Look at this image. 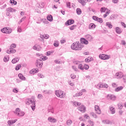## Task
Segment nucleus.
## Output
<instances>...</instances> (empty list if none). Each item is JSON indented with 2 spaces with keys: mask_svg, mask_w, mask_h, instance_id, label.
<instances>
[{
  "mask_svg": "<svg viewBox=\"0 0 126 126\" xmlns=\"http://www.w3.org/2000/svg\"><path fill=\"white\" fill-rule=\"evenodd\" d=\"M36 100L35 99V97L34 96H32L31 98H28L26 103L27 105H30L31 104V107L32 111H35V109L36 108Z\"/></svg>",
  "mask_w": 126,
  "mask_h": 126,
  "instance_id": "obj_1",
  "label": "nucleus"
},
{
  "mask_svg": "<svg viewBox=\"0 0 126 126\" xmlns=\"http://www.w3.org/2000/svg\"><path fill=\"white\" fill-rule=\"evenodd\" d=\"M71 48L72 50H74L75 51H80L83 48V45L79 44V42H76L71 45Z\"/></svg>",
  "mask_w": 126,
  "mask_h": 126,
  "instance_id": "obj_2",
  "label": "nucleus"
},
{
  "mask_svg": "<svg viewBox=\"0 0 126 126\" xmlns=\"http://www.w3.org/2000/svg\"><path fill=\"white\" fill-rule=\"evenodd\" d=\"M14 114L18 116V117H23L25 115L24 112L20 110V108H17L16 109L15 111L14 112Z\"/></svg>",
  "mask_w": 126,
  "mask_h": 126,
  "instance_id": "obj_3",
  "label": "nucleus"
},
{
  "mask_svg": "<svg viewBox=\"0 0 126 126\" xmlns=\"http://www.w3.org/2000/svg\"><path fill=\"white\" fill-rule=\"evenodd\" d=\"M1 32L5 34H10L11 33V30L9 28L5 27L1 29Z\"/></svg>",
  "mask_w": 126,
  "mask_h": 126,
  "instance_id": "obj_4",
  "label": "nucleus"
},
{
  "mask_svg": "<svg viewBox=\"0 0 126 126\" xmlns=\"http://www.w3.org/2000/svg\"><path fill=\"white\" fill-rule=\"evenodd\" d=\"M35 65L36 67H40V68H42L43 66V61L42 60L39 59H37Z\"/></svg>",
  "mask_w": 126,
  "mask_h": 126,
  "instance_id": "obj_5",
  "label": "nucleus"
},
{
  "mask_svg": "<svg viewBox=\"0 0 126 126\" xmlns=\"http://www.w3.org/2000/svg\"><path fill=\"white\" fill-rule=\"evenodd\" d=\"M110 55H105V54H102L99 55V59H101V60H109L110 58Z\"/></svg>",
  "mask_w": 126,
  "mask_h": 126,
  "instance_id": "obj_6",
  "label": "nucleus"
},
{
  "mask_svg": "<svg viewBox=\"0 0 126 126\" xmlns=\"http://www.w3.org/2000/svg\"><path fill=\"white\" fill-rule=\"evenodd\" d=\"M77 109L82 113H85L86 111V107L84 105H81L77 108Z\"/></svg>",
  "mask_w": 126,
  "mask_h": 126,
  "instance_id": "obj_7",
  "label": "nucleus"
},
{
  "mask_svg": "<svg viewBox=\"0 0 126 126\" xmlns=\"http://www.w3.org/2000/svg\"><path fill=\"white\" fill-rule=\"evenodd\" d=\"M107 98L108 100H112V101L116 100V96L113 94H108L107 96Z\"/></svg>",
  "mask_w": 126,
  "mask_h": 126,
  "instance_id": "obj_8",
  "label": "nucleus"
},
{
  "mask_svg": "<svg viewBox=\"0 0 126 126\" xmlns=\"http://www.w3.org/2000/svg\"><path fill=\"white\" fill-rule=\"evenodd\" d=\"M74 23V20L72 19H70L67 20L65 23V24L66 26H68L69 25H71V24H73Z\"/></svg>",
  "mask_w": 126,
  "mask_h": 126,
  "instance_id": "obj_9",
  "label": "nucleus"
},
{
  "mask_svg": "<svg viewBox=\"0 0 126 126\" xmlns=\"http://www.w3.org/2000/svg\"><path fill=\"white\" fill-rule=\"evenodd\" d=\"M94 110L96 114H98V115H100V114H101V110H100V107H99V106L95 105Z\"/></svg>",
  "mask_w": 126,
  "mask_h": 126,
  "instance_id": "obj_10",
  "label": "nucleus"
},
{
  "mask_svg": "<svg viewBox=\"0 0 126 126\" xmlns=\"http://www.w3.org/2000/svg\"><path fill=\"white\" fill-rule=\"evenodd\" d=\"M80 41H81V44H84L85 45H88V41H87V40H86V39L83 37H82L81 38Z\"/></svg>",
  "mask_w": 126,
  "mask_h": 126,
  "instance_id": "obj_11",
  "label": "nucleus"
},
{
  "mask_svg": "<svg viewBox=\"0 0 126 126\" xmlns=\"http://www.w3.org/2000/svg\"><path fill=\"white\" fill-rule=\"evenodd\" d=\"M37 72H39V69H38L37 68L35 69L33 68L30 71V73L31 74H34L35 73H37Z\"/></svg>",
  "mask_w": 126,
  "mask_h": 126,
  "instance_id": "obj_12",
  "label": "nucleus"
},
{
  "mask_svg": "<svg viewBox=\"0 0 126 126\" xmlns=\"http://www.w3.org/2000/svg\"><path fill=\"white\" fill-rule=\"evenodd\" d=\"M116 76L117 77V78H122L123 76H124V75L123 74V72H118L116 73L115 74Z\"/></svg>",
  "mask_w": 126,
  "mask_h": 126,
  "instance_id": "obj_13",
  "label": "nucleus"
},
{
  "mask_svg": "<svg viewBox=\"0 0 126 126\" xmlns=\"http://www.w3.org/2000/svg\"><path fill=\"white\" fill-rule=\"evenodd\" d=\"M48 120L50 123H57V119L53 117H49Z\"/></svg>",
  "mask_w": 126,
  "mask_h": 126,
  "instance_id": "obj_14",
  "label": "nucleus"
},
{
  "mask_svg": "<svg viewBox=\"0 0 126 126\" xmlns=\"http://www.w3.org/2000/svg\"><path fill=\"white\" fill-rule=\"evenodd\" d=\"M32 49H33L35 51H41V49H42V48L39 45H34L33 46Z\"/></svg>",
  "mask_w": 126,
  "mask_h": 126,
  "instance_id": "obj_15",
  "label": "nucleus"
},
{
  "mask_svg": "<svg viewBox=\"0 0 126 126\" xmlns=\"http://www.w3.org/2000/svg\"><path fill=\"white\" fill-rule=\"evenodd\" d=\"M16 122H17V119H15L13 121L9 120L8 121L7 123H8V125H9V126H10L11 125H13V124H15Z\"/></svg>",
  "mask_w": 126,
  "mask_h": 126,
  "instance_id": "obj_16",
  "label": "nucleus"
},
{
  "mask_svg": "<svg viewBox=\"0 0 126 126\" xmlns=\"http://www.w3.org/2000/svg\"><path fill=\"white\" fill-rule=\"evenodd\" d=\"M110 111L111 112V114H114L116 113V110H115V108L112 107V106H109Z\"/></svg>",
  "mask_w": 126,
  "mask_h": 126,
  "instance_id": "obj_17",
  "label": "nucleus"
},
{
  "mask_svg": "<svg viewBox=\"0 0 126 126\" xmlns=\"http://www.w3.org/2000/svg\"><path fill=\"white\" fill-rule=\"evenodd\" d=\"M96 25L93 23H91L89 26V29H95Z\"/></svg>",
  "mask_w": 126,
  "mask_h": 126,
  "instance_id": "obj_18",
  "label": "nucleus"
},
{
  "mask_svg": "<svg viewBox=\"0 0 126 126\" xmlns=\"http://www.w3.org/2000/svg\"><path fill=\"white\" fill-rule=\"evenodd\" d=\"M124 89V87L120 86L116 88L115 90V92H119V91H121V90H123Z\"/></svg>",
  "mask_w": 126,
  "mask_h": 126,
  "instance_id": "obj_19",
  "label": "nucleus"
},
{
  "mask_svg": "<svg viewBox=\"0 0 126 126\" xmlns=\"http://www.w3.org/2000/svg\"><path fill=\"white\" fill-rule=\"evenodd\" d=\"M61 93L62 91H56V95L57 97H60V98H62V95H61Z\"/></svg>",
  "mask_w": 126,
  "mask_h": 126,
  "instance_id": "obj_20",
  "label": "nucleus"
},
{
  "mask_svg": "<svg viewBox=\"0 0 126 126\" xmlns=\"http://www.w3.org/2000/svg\"><path fill=\"white\" fill-rule=\"evenodd\" d=\"M6 11H9V12H15V11H16V9H14L11 7H9L6 9Z\"/></svg>",
  "mask_w": 126,
  "mask_h": 126,
  "instance_id": "obj_21",
  "label": "nucleus"
},
{
  "mask_svg": "<svg viewBox=\"0 0 126 126\" xmlns=\"http://www.w3.org/2000/svg\"><path fill=\"white\" fill-rule=\"evenodd\" d=\"M18 77L20 78V79H21V80H25L26 78L21 73H19L18 74Z\"/></svg>",
  "mask_w": 126,
  "mask_h": 126,
  "instance_id": "obj_22",
  "label": "nucleus"
},
{
  "mask_svg": "<svg viewBox=\"0 0 126 126\" xmlns=\"http://www.w3.org/2000/svg\"><path fill=\"white\" fill-rule=\"evenodd\" d=\"M18 62H19V58H16L12 60V63H18Z\"/></svg>",
  "mask_w": 126,
  "mask_h": 126,
  "instance_id": "obj_23",
  "label": "nucleus"
},
{
  "mask_svg": "<svg viewBox=\"0 0 126 126\" xmlns=\"http://www.w3.org/2000/svg\"><path fill=\"white\" fill-rule=\"evenodd\" d=\"M47 19L48 21H53V16L52 15H48L47 17Z\"/></svg>",
  "mask_w": 126,
  "mask_h": 126,
  "instance_id": "obj_24",
  "label": "nucleus"
},
{
  "mask_svg": "<svg viewBox=\"0 0 126 126\" xmlns=\"http://www.w3.org/2000/svg\"><path fill=\"white\" fill-rule=\"evenodd\" d=\"M103 124H106V125H109L110 124L111 122L109 121L108 119H105L102 121Z\"/></svg>",
  "mask_w": 126,
  "mask_h": 126,
  "instance_id": "obj_25",
  "label": "nucleus"
},
{
  "mask_svg": "<svg viewBox=\"0 0 126 126\" xmlns=\"http://www.w3.org/2000/svg\"><path fill=\"white\" fill-rule=\"evenodd\" d=\"M43 93H44V94H52V93H53V92L51 90H44L43 91Z\"/></svg>",
  "mask_w": 126,
  "mask_h": 126,
  "instance_id": "obj_26",
  "label": "nucleus"
},
{
  "mask_svg": "<svg viewBox=\"0 0 126 126\" xmlns=\"http://www.w3.org/2000/svg\"><path fill=\"white\" fill-rule=\"evenodd\" d=\"M81 105V103L78 102L77 101H75L73 102V106L75 107H77V106H80Z\"/></svg>",
  "mask_w": 126,
  "mask_h": 126,
  "instance_id": "obj_27",
  "label": "nucleus"
},
{
  "mask_svg": "<svg viewBox=\"0 0 126 126\" xmlns=\"http://www.w3.org/2000/svg\"><path fill=\"white\" fill-rule=\"evenodd\" d=\"M116 32L117 34H121V33H122V31H121V29H120V28L117 27L116 28Z\"/></svg>",
  "mask_w": 126,
  "mask_h": 126,
  "instance_id": "obj_28",
  "label": "nucleus"
},
{
  "mask_svg": "<svg viewBox=\"0 0 126 126\" xmlns=\"http://www.w3.org/2000/svg\"><path fill=\"white\" fill-rule=\"evenodd\" d=\"M108 85L105 83H101V85L100 86V87H101V88H108Z\"/></svg>",
  "mask_w": 126,
  "mask_h": 126,
  "instance_id": "obj_29",
  "label": "nucleus"
},
{
  "mask_svg": "<svg viewBox=\"0 0 126 126\" xmlns=\"http://www.w3.org/2000/svg\"><path fill=\"white\" fill-rule=\"evenodd\" d=\"M76 12H77V14H78V15H80V14H81L82 11H81V9L80 8H78L76 9Z\"/></svg>",
  "mask_w": 126,
  "mask_h": 126,
  "instance_id": "obj_30",
  "label": "nucleus"
},
{
  "mask_svg": "<svg viewBox=\"0 0 126 126\" xmlns=\"http://www.w3.org/2000/svg\"><path fill=\"white\" fill-rule=\"evenodd\" d=\"M106 26H107L109 29H112V28H113V25H112V24H110L109 22L106 23Z\"/></svg>",
  "mask_w": 126,
  "mask_h": 126,
  "instance_id": "obj_31",
  "label": "nucleus"
},
{
  "mask_svg": "<svg viewBox=\"0 0 126 126\" xmlns=\"http://www.w3.org/2000/svg\"><path fill=\"white\" fill-rule=\"evenodd\" d=\"M78 68H79V69H80L81 70H84V67L82 65V64H79L78 65Z\"/></svg>",
  "mask_w": 126,
  "mask_h": 126,
  "instance_id": "obj_32",
  "label": "nucleus"
},
{
  "mask_svg": "<svg viewBox=\"0 0 126 126\" xmlns=\"http://www.w3.org/2000/svg\"><path fill=\"white\" fill-rule=\"evenodd\" d=\"M53 46H54V47H56V48H58V47L60 46V44L59 43V42L58 41H56L54 43Z\"/></svg>",
  "mask_w": 126,
  "mask_h": 126,
  "instance_id": "obj_33",
  "label": "nucleus"
},
{
  "mask_svg": "<svg viewBox=\"0 0 126 126\" xmlns=\"http://www.w3.org/2000/svg\"><path fill=\"white\" fill-rule=\"evenodd\" d=\"M16 52V50L12 48H10V51H9V53H10V54H14V53Z\"/></svg>",
  "mask_w": 126,
  "mask_h": 126,
  "instance_id": "obj_34",
  "label": "nucleus"
},
{
  "mask_svg": "<svg viewBox=\"0 0 126 126\" xmlns=\"http://www.w3.org/2000/svg\"><path fill=\"white\" fill-rule=\"evenodd\" d=\"M66 124L67 126H71V124H72V121H71V120H68L66 121Z\"/></svg>",
  "mask_w": 126,
  "mask_h": 126,
  "instance_id": "obj_35",
  "label": "nucleus"
},
{
  "mask_svg": "<svg viewBox=\"0 0 126 126\" xmlns=\"http://www.w3.org/2000/svg\"><path fill=\"white\" fill-rule=\"evenodd\" d=\"M107 10V8L105 7H101L100 8V11L102 13V12H105Z\"/></svg>",
  "mask_w": 126,
  "mask_h": 126,
  "instance_id": "obj_36",
  "label": "nucleus"
},
{
  "mask_svg": "<svg viewBox=\"0 0 126 126\" xmlns=\"http://www.w3.org/2000/svg\"><path fill=\"white\" fill-rule=\"evenodd\" d=\"M10 3H13L14 5H16V4H17V2L14 0H10Z\"/></svg>",
  "mask_w": 126,
  "mask_h": 126,
  "instance_id": "obj_37",
  "label": "nucleus"
},
{
  "mask_svg": "<svg viewBox=\"0 0 126 126\" xmlns=\"http://www.w3.org/2000/svg\"><path fill=\"white\" fill-rule=\"evenodd\" d=\"M3 61L5 63H7V62H8L9 61V57H4Z\"/></svg>",
  "mask_w": 126,
  "mask_h": 126,
  "instance_id": "obj_38",
  "label": "nucleus"
},
{
  "mask_svg": "<svg viewBox=\"0 0 126 126\" xmlns=\"http://www.w3.org/2000/svg\"><path fill=\"white\" fill-rule=\"evenodd\" d=\"M20 68H21V64L17 65L15 67L16 70H19V69H20Z\"/></svg>",
  "mask_w": 126,
  "mask_h": 126,
  "instance_id": "obj_39",
  "label": "nucleus"
},
{
  "mask_svg": "<svg viewBox=\"0 0 126 126\" xmlns=\"http://www.w3.org/2000/svg\"><path fill=\"white\" fill-rule=\"evenodd\" d=\"M118 109H119V110H122V109H123V104L120 103H118Z\"/></svg>",
  "mask_w": 126,
  "mask_h": 126,
  "instance_id": "obj_40",
  "label": "nucleus"
},
{
  "mask_svg": "<svg viewBox=\"0 0 126 126\" xmlns=\"http://www.w3.org/2000/svg\"><path fill=\"white\" fill-rule=\"evenodd\" d=\"M79 2L80 3H81V4H82V5H85V0H79Z\"/></svg>",
  "mask_w": 126,
  "mask_h": 126,
  "instance_id": "obj_41",
  "label": "nucleus"
},
{
  "mask_svg": "<svg viewBox=\"0 0 126 126\" xmlns=\"http://www.w3.org/2000/svg\"><path fill=\"white\" fill-rule=\"evenodd\" d=\"M92 18L95 21H97L99 19V17H97L96 16H93Z\"/></svg>",
  "mask_w": 126,
  "mask_h": 126,
  "instance_id": "obj_42",
  "label": "nucleus"
},
{
  "mask_svg": "<svg viewBox=\"0 0 126 126\" xmlns=\"http://www.w3.org/2000/svg\"><path fill=\"white\" fill-rule=\"evenodd\" d=\"M86 37L87 38V39H88V40H92V36H91V35L88 34L86 35Z\"/></svg>",
  "mask_w": 126,
  "mask_h": 126,
  "instance_id": "obj_43",
  "label": "nucleus"
},
{
  "mask_svg": "<svg viewBox=\"0 0 126 126\" xmlns=\"http://www.w3.org/2000/svg\"><path fill=\"white\" fill-rule=\"evenodd\" d=\"M91 115L92 116V117H93V118H94L95 119H97V115L95 113L93 112H91Z\"/></svg>",
  "mask_w": 126,
  "mask_h": 126,
  "instance_id": "obj_44",
  "label": "nucleus"
},
{
  "mask_svg": "<svg viewBox=\"0 0 126 126\" xmlns=\"http://www.w3.org/2000/svg\"><path fill=\"white\" fill-rule=\"evenodd\" d=\"M97 22H99V23H103V19L101 18H98V19H97Z\"/></svg>",
  "mask_w": 126,
  "mask_h": 126,
  "instance_id": "obj_45",
  "label": "nucleus"
},
{
  "mask_svg": "<svg viewBox=\"0 0 126 126\" xmlns=\"http://www.w3.org/2000/svg\"><path fill=\"white\" fill-rule=\"evenodd\" d=\"M50 113L54 114V108L53 107L48 109V113H50Z\"/></svg>",
  "mask_w": 126,
  "mask_h": 126,
  "instance_id": "obj_46",
  "label": "nucleus"
},
{
  "mask_svg": "<svg viewBox=\"0 0 126 126\" xmlns=\"http://www.w3.org/2000/svg\"><path fill=\"white\" fill-rule=\"evenodd\" d=\"M84 69H89V65H87V64H85L84 65Z\"/></svg>",
  "mask_w": 126,
  "mask_h": 126,
  "instance_id": "obj_47",
  "label": "nucleus"
},
{
  "mask_svg": "<svg viewBox=\"0 0 126 126\" xmlns=\"http://www.w3.org/2000/svg\"><path fill=\"white\" fill-rule=\"evenodd\" d=\"M85 61L86 62V63H90V62H91V60H90V57L86 58Z\"/></svg>",
  "mask_w": 126,
  "mask_h": 126,
  "instance_id": "obj_48",
  "label": "nucleus"
},
{
  "mask_svg": "<svg viewBox=\"0 0 126 126\" xmlns=\"http://www.w3.org/2000/svg\"><path fill=\"white\" fill-rule=\"evenodd\" d=\"M110 14L109 11H106V13L103 15L104 18H106L107 17V16Z\"/></svg>",
  "mask_w": 126,
  "mask_h": 126,
  "instance_id": "obj_49",
  "label": "nucleus"
},
{
  "mask_svg": "<svg viewBox=\"0 0 126 126\" xmlns=\"http://www.w3.org/2000/svg\"><path fill=\"white\" fill-rule=\"evenodd\" d=\"M72 68L75 71H78V69H77V67H76V66H72Z\"/></svg>",
  "mask_w": 126,
  "mask_h": 126,
  "instance_id": "obj_50",
  "label": "nucleus"
},
{
  "mask_svg": "<svg viewBox=\"0 0 126 126\" xmlns=\"http://www.w3.org/2000/svg\"><path fill=\"white\" fill-rule=\"evenodd\" d=\"M66 7L68 8H71V7L70 6V2H66Z\"/></svg>",
  "mask_w": 126,
  "mask_h": 126,
  "instance_id": "obj_51",
  "label": "nucleus"
},
{
  "mask_svg": "<svg viewBox=\"0 0 126 126\" xmlns=\"http://www.w3.org/2000/svg\"><path fill=\"white\" fill-rule=\"evenodd\" d=\"M75 27H76V25H73L69 28V29L70 30H74Z\"/></svg>",
  "mask_w": 126,
  "mask_h": 126,
  "instance_id": "obj_52",
  "label": "nucleus"
},
{
  "mask_svg": "<svg viewBox=\"0 0 126 126\" xmlns=\"http://www.w3.org/2000/svg\"><path fill=\"white\" fill-rule=\"evenodd\" d=\"M42 21H43V23H45V24H48V21H47V19H42Z\"/></svg>",
  "mask_w": 126,
  "mask_h": 126,
  "instance_id": "obj_53",
  "label": "nucleus"
},
{
  "mask_svg": "<svg viewBox=\"0 0 126 126\" xmlns=\"http://www.w3.org/2000/svg\"><path fill=\"white\" fill-rule=\"evenodd\" d=\"M39 6H40V7H41V8H43L45 6V4L44 3V2H41L39 4Z\"/></svg>",
  "mask_w": 126,
  "mask_h": 126,
  "instance_id": "obj_54",
  "label": "nucleus"
},
{
  "mask_svg": "<svg viewBox=\"0 0 126 126\" xmlns=\"http://www.w3.org/2000/svg\"><path fill=\"white\" fill-rule=\"evenodd\" d=\"M11 48L14 49L15 48H16V44L13 43L11 45Z\"/></svg>",
  "mask_w": 126,
  "mask_h": 126,
  "instance_id": "obj_55",
  "label": "nucleus"
},
{
  "mask_svg": "<svg viewBox=\"0 0 126 126\" xmlns=\"http://www.w3.org/2000/svg\"><path fill=\"white\" fill-rule=\"evenodd\" d=\"M123 80L125 83H126V75H123Z\"/></svg>",
  "mask_w": 126,
  "mask_h": 126,
  "instance_id": "obj_56",
  "label": "nucleus"
},
{
  "mask_svg": "<svg viewBox=\"0 0 126 126\" xmlns=\"http://www.w3.org/2000/svg\"><path fill=\"white\" fill-rule=\"evenodd\" d=\"M41 59L42 61H46V60H48V57H47V56H44L42 58H41Z\"/></svg>",
  "mask_w": 126,
  "mask_h": 126,
  "instance_id": "obj_57",
  "label": "nucleus"
},
{
  "mask_svg": "<svg viewBox=\"0 0 126 126\" xmlns=\"http://www.w3.org/2000/svg\"><path fill=\"white\" fill-rule=\"evenodd\" d=\"M38 77H40V78H44V76L42 75L41 73H38L37 74Z\"/></svg>",
  "mask_w": 126,
  "mask_h": 126,
  "instance_id": "obj_58",
  "label": "nucleus"
},
{
  "mask_svg": "<svg viewBox=\"0 0 126 126\" xmlns=\"http://www.w3.org/2000/svg\"><path fill=\"white\" fill-rule=\"evenodd\" d=\"M112 85V87L114 88L117 87L118 86V85H117L116 83H113Z\"/></svg>",
  "mask_w": 126,
  "mask_h": 126,
  "instance_id": "obj_59",
  "label": "nucleus"
},
{
  "mask_svg": "<svg viewBox=\"0 0 126 126\" xmlns=\"http://www.w3.org/2000/svg\"><path fill=\"white\" fill-rule=\"evenodd\" d=\"M70 76L72 79H74L76 77V76L75 75H73V74H71Z\"/></svg>",
  "mask_w": 126,
  "mask_h": 126,
  "instance_id": "obj_60",
  "label": "nucleus"
},
{
  "mask_svg": "<svg viewBox=\"0 0 126 126\" xmlns=\"http://www.w3.org/2000/svg\"><path fill=\"white\" fill-rule=\"evenodd\" d=\"M13 92H14V93H18V90H17L16 88H14L13 90Z\"/></svg>",
  "mask_w": 126,
  "mask_h": 126,
  "instance_id": "obj_61",
  "label": "nucleus"
},
{
  "mask_svg": "<svg viewBox=\"0 0 126 126\" xmlns=\"http://www.w3.org/2000/svg\"><path fill=\"white\" fill-rule=\"evenodd\" d=\"M112 2L114 3H118V2H119V0H112Z\"/></svg>",
  "mask_w": 126,
  "mask_h": 126,
  "instance_id": "obj_62",
  "label": "nucleus"
},
{
  "mask_svg": "<svg viewBox=\"0 0 126 126\" xmlns=\"http://www.w3.org/2000/svg\"><path fill=\"white\" fill-rule=\"evenodd\" d=\"M61 98H63L64 96V93H63V92L61 91Z\"/></svg>",
  "mask_w": 126,
  "mask_h": 126,
  "instance_id": "obj_63",
  "label": "nucleus"
},
{
  "mask_svg": "<svg viewBox=\"0 0 126 126\" xmlns=\"http://www.w3.org/2000/svg\"><path fill=\"white\" fill-rule=\"evenodd\" d=\"M121 24L122 26H124V28H126V24H125L124 22H121Z\"/></svg>",
  "mask_w": 126,
  "mask_h": 126,
  "instance_id": "obj_64",
  "label": "nucleus"
}]
</instances>
